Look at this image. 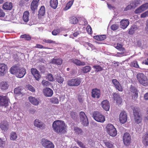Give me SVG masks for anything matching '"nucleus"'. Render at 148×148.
I'll use <instances>...</instances> for the list:
<instances>
[{
	"label": "nucleus",
	"instance_id": "60",
	"mask_svg": "<svg viewBox=\"0 0 148 148\" xmlns=\"http://www.w3.org/2000/svg\"><path fill=\"white\" fill-rule=\"evenodd\" d=\"M130 91L132 93L136 92H138V91H137V89L135 87L133 86H131L130 88Z\"/></svg>",
	"mask_w": 148,
	"mask_h": 148
},
{
	"label": "nucleus",
	"instance_id": "4",
	"mask_svg": "<svg viewBox=\"0 0 148 148\" xmlns=\"http://www.w3.org/2000/svg\"><path fill=\"white\" fill-rule=\"evenodd\" d=\"M140 111L138 108H134L133 109L134 119L136 123L138 124L141 123L142 120V118L139 113Z\"/></svg>",
	"mask_w": 148,
	"mask_h": 148
},
{
	"label": "nucleus",
	"instance_id": "13",
	"mask_svg": "<svg viewBox=\"0 0 148 148\" xmlns=\"http://www.w3.org/2000/svg\"><path fill=\"white\" fill-rule=\"evenodd\" d=\"M8 99L7 96H0V106L6 107L8 106Z\"/></svg>",
	"mask_w": 148,
	"mask_h": 148
},
{
	"label": "nucleus",
	"instance_id": "43",
	"mask_svg": "<svg viewBox=\"0 0 148 148\" xmlns=\"http://www.w3.org/2000/svg\"><path fill=\"white\" fill-rule=\"evenodd\" d=\"M74 1V0L70 1L67 3L65 7L64 8V10H68L71 7Z\"/></svg>",
	"mask_w": 148,
	"mask_h": 148
},
{
	"label": "nucleus",
	"instance_id": "29",
	"mask_svg": "<svg viewBox=\"0 0 148 148\" xmlns=\"http://www.w3.org/2000/svg\"><path fill=\"white\" fill-rule=\"evenodd\" d=\"M143 143L147 147L148 146V132H147L143 137Z\"/></svg>",
	"mask_w": 148,
	"mask_h": 148
},
{
	"label": "nucleus",
	"instance_id": "48",
	"mask_svg": "<svg viewBox=\"0 0 148 148\" xmlns=\"http://www.w3.org/2000/svg\"><path fill=\"white\" fill-rule=\"evenodd\" d=\"M20 37L21 38H24L27 40H30L31 39V37L29 35L26 34L22 35H21Z\"/></svg>",
	"mask_w": 148,
	"mask_h": 148
},
{
	"label": "nucleus",
	"instance_id": "11",
	"mask_svg": "<svg viewBox=\"0 0 148 148\" xmlns=\"http://www.w3.org/2000/svg\"><path fill=\"white\" fill-rule=\"evenodd\" d=\"M101 95V90L100 89L95 88L92 89L91 92V96L93 98L99 99Z\"/></svg>",
	"mask_w": 148,
	"mask_h": 148
},
{
	"label": "nucleus",
	"instance_id": "8",
	"mask_svg": "<svg viewBox=\"0 0 148 148\" xmlns=\"http://www.w3.org/2000/svg\"><path fill=\"white\" fill-rule=\"evenodd\" d=\"M79 78H76L69 80L67 82V84L70 86H77L79 85L81 83Z\"/></svg>",
	"mask_w": 148,
	"mask_h": 148
},
{
	"label": "nucleus",
	"instance_id": "34",
	"mask_svg": "<svg viewBox=\"0 0 148 148\" xmlns=\"http://www.w3.org/2000/svg\"><path fill=\"white\" fill-rule=\"evenodd\" d=\"M137 29V27L136 25H133L129 29L128 34L130 35H132Z\"/></svg>",
	"mask_w": 148,
	"mask_h": 148
},
{
	"label": "nucleus",
	"instance_id": "56",
	"mask_svg": "<svg viewBox=\"0 0 148 148\" xmlns=\"http://www.w3.org/2000/svg\"><path fill=\"white\" fill-rule=\"evenodd\" d=\"M77 143L80 147L82 148H88L86 147V146L82 142L77 140Z\"/></svg>",
	"mask_w": 148,
	"mask_h": 148
},
{
	"label": "nucleus",
	"instance_id": "40",
	"mask_svg": "<svg viewBox=\"0 0 148 148\" xmlns=\"http://www.w3.org/2000/svg\"><path fill=\"white\" fill-rule=\"evenodd\" d=\"M17 137V135L15 132H12L10 133V140L14 141L16 139Z\"/></svg>",
	"mask_w": 148,
	"mask_h": 148
},
{
	"label": "nucleus",
	"instance_id": "28",
	"mask_svg": "<svg viewBox=\"0 0 148 148\" xmlns=\"http://www.w3.org/2000/svg\"><path fill=\"white\" fill-rule=\"evenodd\" d=\"M28 99L29 101L34 105L37 106L39 103L38 100L35 97L30 96L29 97Z\"/></svg>",
	"mask_w": 148,
	"mask_h": 148
},
{
	"label": "nucleus",
	"instance_id": "7",
	"mask_svg": "<svg viewBox=\"0 0 148 148\" xmlns=\"http://www.w3.org/2000/svg\"><path fill=\"white\" fill-rule=\"evenodd\" d=\"M79 116L82 124L84 126H87L88 124V121L85 113L81 111L79 112Z\"/></svg>",
	"mask_w": 148,
	"mask_h": 148
},
{
	"label": "nucleus",
	"instance_id": "36",
	"mask_svg": "<svg viewBox=\"0 0 148 148\" xmlns=\"http://www.w3.org/2000/svg\"><path fill=\"white\" fill-rule=\"evenodd\" d=\"M103 142L105 144V146L108 148H113V145L112 142L110 141H108L106 140H103Z\"/></svg>",
	"mask_w": 148,
	"mask_h": 148
},
{
	"label": "nucleus",
	"instance_id": "21",
	"mask_svg": "<svg viewBox=\"0 0 148 148\" xmlns=\"http://www.w3.org/2000/svg\"><path fill=\"white\" fill-rule=\"evenodd\" d=\"M26 73V70L23 67L20 68L16 75L17 77L21 78L23 77Z\"/></svg>",
	"mask_w": 148,
	"mask_h": 148
},
{
	"label": "nucleus",
	"instance_id": "44",
	"mask_svg": "<svg viewBox=\"0 0 148 148\" xmlns=\"http://www.w3.org/2000/svg\"><path fill=\"white\" fill-rule=\"evenodd\" d=\"M130 66L132 67H133L137 68H139L138 62L136 60H134L131 63Z\"/></svg>",
	"mask_w": 148,
	"mask_h": 148
},
{
	"label": "nucleus",
	"instance_id": "23",
	"mask_svg": "<svg viewBox=\"0 0 148 148\" xmlns=\"http://www.w3.org/2000/svg\"><path fill=\"white\" fill-rule=\"evenodd\" d=\"M9 127L8 122L6 121L2 122L0 124V128L2 130L4 131H7Z\"/></svg>",
	"mask_w": 148,
	"mask_h": 148
},
{
	"label": "nucleus",
	"instance_id": "52",
	"mask_svg": "<svg viewBox=\"0 0 148 148\" xmlns=\"http://www.w3.org/2000/svg\"><path fill=\"white\" fill-rule=\"evenodd\" d=\"M60 29L59 28L54 29L52 32V34L54 36H56L61 32Z\"/></svg>",
	"mask_w": 148,
	"mask_h": 148
},
{
	"label": "nucleus",
	"instance_id": "26",
	"mask_svg": "<svg viewBox=\"0 0 148 148\" xmlns=\"http://www.w3.org/2000/svg\"><path fill=\"white\" fill-rule=\"evenodd\" d=\"M101 106L105 110L108 111L110 108L109 102L107 100H103L101 103Z\"/></svg>",
	"mask_w": 148,
	"mask_h": 148
},
{
	"label": "nucleus",
	"instance_id": "2",
	"mask_svg": "<svg viewBox=\"0 0 148 148\" xmlns=\"http://www.w3.org/2000/svg\"><path fill=\"white\" fill-rule=\"evenodd\" d=\"M136 78L140 84L145 86H148V79L143 73H138L136 75Z\"/></svg>",
	"mask_w": 148,
	"mask_h": 148
},
{
	"label": "nucleus",
	"instance_id": "25",
	"mask_svg": "<svg viewBox=\"0 0 148 148\" xmlns=\"http://www.w3.org/2000/svg\"><path fill=\"white\" fill-rule=\"evenodd\" d=\"M2 8L6 10H11L12 8V4L11 2L5 3L3 5Z\"/></svg>",
	"mask_w": 148,
	"mask_h": 148
},
{
	"label": "nucleus",
	"instance_id": "22",
	"mask_svg": "<svg viewBox=\"0 0 148 148\" xmlns=\"http://www.w3.org/2000/svg\"><path fill=\"white\" fill-rule=\"evenodd\" d=\"M43 92L44 95L47 97H51L53 94V90L49 88L44 89L43 90Z\"/></svg>",
	"mask_w": 148,
	"mask_h": 148
},
{
	"label": "nucleus",
	"instance_id": "46",
	"mask_svg": "<svg viewBox=\"0 0 148 148\" xmlns=\"http://www.w3.org/2000/svg\"><path fill=\"white\" fill-rule=\"evenodd\" d=\"M47 79L49 81L53 82L54 81V79L51 73H48L46 76Z\"/></svg>",
	"mask_w": 148,
	"mask_h": 148
},
{
	"label": "nucleus",
	"instance_id": "59",
	"mask_svg": "<svg viewBox=\"0 0 148 148\" xmlns=\"http://www.w3.org/2000/svg\"><path fill=\"white\" fill-rule=\"evenodd\" d=\"M5 146V141L0 138V148H4Z\"/></svg>",
	"mask_w": 148,
	"mask_h": 148
},
{
	"label": "nucleus",
	"instance_id": "41",
	"mask_svg": "<svg viewBox=\"0 0 148 148\" xmlns=\"http://www.w3.org/2000/svg\"><path fill=\"white\" fill-rule=\"evenodd\" d=\"M140 0H134L130 4L132 5L133 8H135L140 4Z\"/></svg>",
	"mask_w": 148,
	"mask_h": 148
},
{
	"label": "nucleus",
	"instance_id": "49",
	"mask_svg": "<svg viewBox=\"0 0 148 148\" xmlns=\"http://www.w3.org/2000/svg\"><path fill=\"white\" fill-rule=\"evenodd\" d=\"M14 92L15 94L16 95H19L22 94V93L21 92V90L20 87L16 88L14 90Z\"/></svg>",
	"mask_w": 148,
	"mask_h": 148
},
{
	"label": "nucleus",
	"instance_id": "58",
	"mask_svg": "<svg viewBox=\"0 0 148 148\" xmlns=\"http://www.w3.org/2000/svg\"><path fill=\"white\" fill-rule=\"evenodd\" d=\"M27 86L28 89L31 92H33L35 91V89L32 86L30 85H27Z\"/></svg>",
	"mask_w": 148,
	"mask_h": 148
},
{
	"label": "nucleus",
	"instance_id": "27",
	"mask_svg": "<svg viewBox=\"0 0 148 148\" xmlns=\"http://www.w3.org/2000/svg\"><path fill=\"white\" fill-rule=\"evenodd\" d=\"M121 27L123 29L126 28L129 24L128 20H122L120 22Z\"/></svg>",
	"mask_w": 148,
	"mask_h": 148
},
{
	"label": "nucleus",
	"instance_id": "35",
	"mask_svg": "<svg viewBox=\"0 0 148 148\" xmlns=\"http://www.w3.org/2000/svg\"><path fill=\"white\" fill-rule=\"evenodd\" d=\"M50 5L53 8L55 9L57 7L58 5V0H51Z\"/></svg>",
	"mask_w": 148,
	"mask_h": 148
},
{
	"label": "nucleus",
	"instance_id": "24",
	"mask_svg": "<svg viewBox=\"0 0 148 148\" xmlns=\"http://www.w3.org/2000/svg\"><path fill=\"white\" fill-rule=\"evenodd\" d=\"M63 60L61 58H53L50 62V63L58 65H60L62 63Z\"/></svg>",
	"mask_w": 148,
	"mask_h": 148
},
{
	"label": "nucleus",
	"instance_id": "20",
	"mask_svg": "<svg viewBox=\"0 0 148 148\" xmlns=\"http://www.w3.org/2000/svg\"><path fill=\"white\" fill-rule=\"evenodd\" d=\"M20 68L19 64H15L11 68L10 71L11 73L16 75Z\"/></svg>",
	"mask_w": 148,
	"mask_h": 148
},
{
	"label": "nucleus",
	"instance_id": "61",
	"mask_svg": "<svg viewBox=\"0 0 148 148\" xmlns=\"http://www.w3.org/2000/svg\"><path fill=\"white\" fill-rule=\"evenodd\" d=\"M43 41L45 43H55V42L51 40L44 39L43 40Z\"/></svg>",
	"mask_w": 148,
	"mask_h": 148
},
{
	"label": "nucleus",
	"instance_id": "19",
	"mask_svg": "<svg viewBox=\"0 0 148 148\" xmlns=\"http://www.w3.org/2000/svg\"><path fill=\"white\" fill-rule=\"evenodd\" d=\"M7 71V67L4 64H0V75L3 76Z\"/></svg>",
	"mask_w": 148,
	"mask_h": 148
},
{
	"label": "nucleus",
	"instance_id": "37",
	"mask_svg": "<svg viewBox=\"0 0 148 148\" xmlns=\"http://www.w3.org/2000/svg\"><path fill=\"white\" fill-rule=\"evenodd\" d=\"M74 131L75 133L78 135L82 134L83 132L82 130L77 127H74Z\"/></svg>",
	"mask_w": 148,
	"mask_h": 148
},
{
	"label": "nucleus",
	"instance_id": "62",
	"mask_svg": "<svg viewBox=\"0 0 148 148\" xmlns=\"http://www.w3.org/2000/svg\"><path fill=\"white\" fill-rule=\"evenodd\" d=\"M86 31L89 34H92V28L90 25H88L86 27Z\"/></svg>",
	"mask_w": 148,
	"mask_h": 148
},
{
	"label": "nucleus",
	"instance_id": "1",
	"mask_svg": "<svg viewBox=\"0 0 148 148\" xmlns=\"http://www.w3.org/2000/svg\"><path fill=\"white\" fill-rule=\"evenodd\" d=\"M54 131L57 133H65L66 132V126L64 121L59 120L55 121L52 124Z\"/></svg>",
	"mask_w": 148,
	"mask_h": 148
},
{
	"label": "nucleus",
	"instance_id": "55",
	"mask_svg": "<svg viewBox=\"0 0 148 148\" xmlns=\"http://www.w3.org/2000/svg\"><path fill=\"white\" fill-rule=\"evenodd\" d=\"M119 26L117 24H114L112 25L110 27L111 29L113 31H115L118 29Z\"/></svg>",
	"mask_w": 148,
	"mask_h": 148
},
{
	"label": "nucleus",
	"instance_id": "33",
	"mask_svg": "<svg viewBox=\"0 0 148 148\" xmlns=\"http://www.w3.org/2000/svg\"><path fill=\"white\" fill-rule=\"evenodd\" d=\"M115 48L119 51L122 52L121 53H120V54H124V51H125V49L124 47H123L122 45L118 43L117 44L116 46L115 47Z\"/></svg>",
	"mask_w": 148,
	"mask_h": 148
},
{
	"label": "nucleus",
	"instance_id": "18",
	"mask_svg": "<svg viewBox=\"0 0 148 148\" xmlns=\"http://www.w3.org/2000/svg\"><path fill=\"white\" fill-rule=\"evenodd\" d=\"M113 98L116 101L117 104H120L122 102V99L120 95L118 93L114 92L112 94Z\"/></svg>",
	"mask_w": 148,
	"mask_h": 148
},
{
	"label": "nucleus",
	"instance_id": "14",
	"mask_svg": "<svg viewBox=\"0 0 148 148\" xmlns=\"http://www.w3.org/2000/svg\"><path fill=\"white\" fill-rule=\"evenodd\" d=\"M31 72L35 79L39 81L40 79L41 76L40 74L38 71L36 69L33 68L31 69Z\"/></svg>",
	"mask_w": 148,
	"mask_h": 148
},
{
	"label": "nucleus",
	"instance_id": "5",
	"mask_svg": "<svg viewBox=\"0 0 148 148\" xmlns=\"http://www.w3.org/2000/svg\"><path fill=\"white\" fill-rule=\"evenodd\" d=\"M106 129L108 134L111 136H115L117 134V131L113 125L108 124L106 126Z\"/></svg>",
	"mask_w": 148,
	"mask_h": 148
},
{
	"label": "nucleus",
	"instance_id": "50",
	"mask_svg": "<svg viewBox=\"0 0 148 148\" xmlns=\"http://www.w3.org/2000/svg\"><path fill=\"white\" fill-rule=\"evenodd\" d=\"M93 67L95 69V71L97 72L103 70V68L100 65H94Z\"/></svg>",
	"mask_w": 148,
	"mask_h": 148
},
{
	"label": "nucleus",
	"instance_id": "64",
	"mask_svg": "<svg viewBox=\"0 0 148 148\" xmlns=\"http://www.w3.org/2000/svg\"><path fill=\"white\" fill-rule=\"evenodd\" d=\"M141 17L144 18L148 16V10L143 13L141 14Z\"/></svg>",
	"mask_w": 148,
	"mask_h": 148
},
{
	"label": "nucleus",
	"instance_id": "42",
	"mask_svg": "<svg viewBox=\"0 0 148 148\" xmlns=\"http://www.w3.org/2000/svg\"><path fill=\"white\" fill-rule=\"evenodd\" d=\"M70 22L72 24H76L78 22V20L76 17L73 16L70 18Z\"/></svg>",
	"mask_w": 148,
	"mask_h": 148
},
{
	"label": "nucleus",
	"instance_id": "9",
	"mask_svg": "<svg viewBox=\"0 0 148 148\" xmlns=\"http://www.w3.org/2000/svg\"><path fill=\"white\" fill-rule=\"evenodd\" d=\"M123 141L125 145L128 146L131 143V136L128 133H125L123 136Z\"/></svg>",
	"mask_w": 148,
	"mask_h": 148
},
{
	"label": "nucleus",
	"instance_id": "17",
	"mask_svg": "<svg viewBox=\"0 0 148 148\" xmlns=\"http://www.w3.org/2000/svg\"><path fill=\"white\" fill-rule=\"evenodd\" d=\"M39 0H33L30 4V8L31 10L34 12L37 9Z\"/></svg>",
	"mask_w": 148,
	"mask_h": 148
},
{
	"label": "nucleus",
	"instance_id": "15",
	"mask_svg": "<svg viewBox=\"0 0 148 148\" xmlns=\"http://www.w3.org/2000/svg\"><path fill=\"white\" fill-rule=\"evenodd\" d=\"M70 63H73L77 66H84L86 63L84 62H81L80 60L75 58H72L69 60Z\"/></svg>",
	"mask_w": 148,
	"mask_h": 148
},
{
	"label": "nucleus",
	"instance_id": "45",
	"mask_svg": "<svg viewBox=\"0 0 148 148\" xmlns=\"http://www.w3.org/2000/svg\"><path fill=\"white\" fill-rule=\"evenodd\" d=\"M56 81L59 83H62L64 81V78L60 75H57L56 78Z\"/></svg>",
	"mask_w": 148,
	"mask_h": 148
},
{
	"label": "nucleus",
	"instance_id": "31",
	"mask_svg": "<svg viewBox=\"0 0 148 148\" xmlns=\"http://www.w3.org/2000/svg\"><path fill=\"white\" fill-rule=\"evenodd\" d=\"M106 38V35H97L94 36V38L98 41H102L105 39Z\"/></svg>",
	"mask_w": 148,
	"mask_h": 148
},
{
	"label": "nucleus",
	"instance_id": "38",
	"mask_svg": "<svg viewBox=\"0 0 148 148\" xmlns=\"http://www.w3.org/2000/svg\"><path fill=\"white\" fill-rule=\"evenodd\" d=\"M45 13V8L44 6H42L39 9L38 12V15L43 16Z\"/></svg>",
	"mask_w": 148,
	"mask_h": 148
},
{
	"label": "nucleus",
	"instance_id": "6",
	"mask_svg": "<svg viewBox=\"0 0 148 148\" xmlns=\"http://www.w3.org/2000/svg\"><path fill=\"white\" fill-rule=\"evenodd\" d=\"M41 143L45 148H54V145L50 140L45 138L41 140Z\"/></svg>",
	"mask_w": 148,
	"mask_h": 148
},
{
	"label": "nucleus",
	"instance_id": "47",
	"mask_svg": "<svg viewBox=\"0 0 148 148\" xmlns=\"http://www.w3.org/2000/svg\"><path fill=\"white\" fill-rule=\"evenodd\" d=\"M50 101L52 103L54 104H58L59 102L58 99L55 97H53L51 98Z\"/></svg>",
	"mask_w": 148,
	"mask_h": 148
},
{
	"label": "nucleus",
	"instance_id": "57",
	"mask_svg": "<svg viewBox=\"0 0 148 148\" xmlns=\"http://www.w3.org/2000/svg\"><path fill=\"white\" fill-rule=\"evenodd\" d=\"M138 97V92L133 93L132 94V99L134 100H136Z\"/></svg>",
	"mask_w": 148,
	"mask_h": 148
},
{
	"label": "nucleus",
	"instance_id": "16",
	"mask_svg": "<svg viewBox=\"0 0 148 148\" xmlns=\"http://www.w3.org/2000/svg\"><path fill=\"white\" fill-rule=\"evenodd\" d=\"M34 124L35 126L41 129H43L45 128V124L38 119H36L35 120Z\"/></svg>",
	"mask_w": 148,
	"mask_h": 148
},
{
	"label": "nucleus",
	"instance_id": "3",
	"mask_svg": "<svg viewBox=\"0 0 148 148\" xmlns=\"http://www.w3.org/2000/svg\"><path fill=\"white\" fill-rule=\"evenodd\" d=\"M92 117L96 121L99 122L103 123L105 120V116L98 111H95L93 112Z\"/></svg>",
	"mask_w": 148,
	"mask_h": 148
},
{
	"label": "nucleus",
	"instance_id": "53",
	"mask_svg": "<svg viewBox=\"0 0 148 148\" xmlns=\"http://www.w3.org/2000/svg\"><path fill=\"white\" fill-rule=\"evenodd\" d=\"M41 83L44 87L48 86L50 84V83L48 81H46L45 80H42Z\"/></svg>",
	"mask_w": 148,
	"mask_h": 148
},
{
	"label": "nucleus",
	"instance_id": "63",
	"mask_svg": "<svg viewBox=\"0 0 148 148\" xmlns=\"http://www.w3.org/2000/svg\"><path fill=\"white\" fill-rule=\"evenodd\" d=\"M143 11L141 8L140 6L135 10L134 12L136 14H138L140 13Z\"/></svg>",
	"mask_w": 148,
	"mask_h": 148
},
{
	"label": "nucleus",
	"instance_id": "30",
	"mask_svg": "<svg viewBox=\"0 0 148 148\" xmlns=\"http://www.w3.org/2000/svg\"><path fill=\"white\" fill-rule=\"evenodd\" d=\"M29 13L28 11H26L24 12L23 16V20L24 21L27 22L29 21Z\"/></svg>",
	"mask_w": 148,
	"mask_h": 148
},
{
	"label": "nucleus",
	"instance_id": "54",
	"mask_svg": "<svg viewBox=\"0 0 148 148\" xmlns=\"http://www.w3.org/2000/svg\"><path fill=\"white\" fill-rule=\"evenodd\" d=\"M140 6L144 11L148 8V3H145Z\"/></svg>",
	"mask_w": 148,
	"mask_h": 148
},
{
	"label": "nucleus",
	"instance_id": "39",
	"mask_svg": "<svg viewBox=\"0 0 148 148\" xmlns=\"http://www.w3.org/2000/svg\"><path fill=\"white\" fill-rule=\"evenodd\" d=\"M91 69V68L90 66H86L82 68V71L84 73H86L89 72Z\"/></svg>",
	"mask_w": 148,
	"mask_h": 148
},
{
	"label": "nucleus",
	"instance_id": "12",
	"mask_svg": "<svg viewBox=\"0 0 148 148\" xmlns=\"http://www.w3.org/2000/svg\"><path fill=\"white\" fill-rule=\"evenodd\" d=\"M112 82L116 90L120 92L123 91V88L119 82L116 79H112Z\"/></svg>",
	"mask_w": 148,
	"mask_h": 148
},
{
	"label": "nucleus",
	"instance_id": "51",
	"mask_svg": "<svg viewBox=\"0 0 148 148\" xmlns=\"http://www.w3.org/2000/svg\"><path fill=\"white\" fill-rule=\"evenodd\" d=\"M70 115L71 118L73 119H75L77 118V114L76 112L71 111L70 112Z\"/></svg>",
	"mask_w": 148,
	"mask_h": 148
},
{
	"label": "nucleus",
	"instance_id": "32",
	"mask_svg": "<svg viewBox=\"0 0 148 148\" xmlns=\"http://www.w3.org/2000/svg\"><path fill=\"white\" fill-rule=\"evenodd\" d=\"M9 86L8 83L5 82H2L0 83V88L3 90L7 89Z\"/></svg>",
	"mask_w": 148,
	"mask_h": 148
},
{
	"label": "nucleus",
	"instance_id": "10",
	"mask_svg": "<svg viewBox=\"0 0 148 148\" xmlns=\"http://www.w3.org/2000/svg\"><path fill=\"white\" fill-rule=\"evenodd\" d=\"M127 120V116L125 111L124 110L122 111L119 116V120L121 123L124 124Z\"/></svg>",
	"mask_w": 148,
	"mask_h": 148
}]
</instances>
